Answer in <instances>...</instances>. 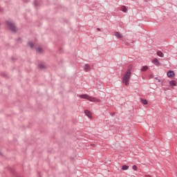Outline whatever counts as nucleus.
Listing matches in <instances>:
<instances>
[{
  "label": "nucleus",
  "mask_w": 177,
  "mask_h": 177,
  "mask_svg": "<svg viewBox=\"0 0 177 177\" xmlns=\"http://www.w3.org/2000/svg\"><path fill=\"white\" fill-rule=\"evenodd\" d=\"M111 115L113 117L114 115V113H111Z\"/></svg>",
  "instance_id": "obj_23"
},
{
  "label": "nucleus",
  "mask_w": 177,
  "mask_h": 177,
  "mask_svg": "<svg viewBox=\"0 0 177 177\" xmlns=\"http://www.w3.org/2000/svg\"><path fill=\"white\" fill-rule=\"evenodd\" d=\"M155 80H158V82H161V80L158 79L157 77H155Z\"/></svg>",
  "instance_id": "obj_21"
},
{
  "label": "nucleus",
  "mask_w": 177,
  "mask_h": 177,
  "mask_svg": "<svg viewBox=\"0 0 177 177\" xmlns=\"http://www.w3.org/2000/svg\"><path fill=\"white\" fill-rule=\"evenodd\" d=\"M157 56H159V57H164V53L161 51H158L157 52Z\"/></svg>",
  "instance_id": "obj_14"
},
{
  "label": "nucleus",
  "mask_w": 177,
  "mask_h": 177,
  "mask_svg": "<svg viewBox=\"0 0 177 177\" xmlns=\"http://www.w3.org/2000/svg\"><path fill=\"white\" fill-rule=\"evenodd\" d=\"M149 67L147 66H142V68H141V71H146L147 70H148Z\"/></svg>",
  "instance_id": "obj_16"
},
{
  "label": "nucleus",
  "mask_w": 177,
  "mask_h": 177,
  "mask_svg": "<svg viewBox=\"0 0 177 177\" xmlns=\"http://www.w3.org/2000/svg\"><path fill=\"white\" fill-rule=\"evenodd\" d=\"M132 169H133L134 171H138V167H136V165H133Z\"/></svg>",
  "instance_id": "obj_18"
},
{
  "label": "nucleus",
  "mask_w": 177,
  "mask_h": 177,
  "mask_svg": "<svg viewBox=\"0 0 177 177\" xmlns=\"http://www.w3.org/2000/svg\"><path fill=\"white\" fill-rule=\"evenodd\" d=\"M122 12H124V13H127L128 12V8H127V6H123L121 8Z\"/></svg>",
  "instance_id": "obj_9"
},
{
  "label": "nucleus",
  "mask_w": 177,
  "mask_h": 177,
  "mask_svg": "<svg viewBox=\"0 0 177 177\" xmlns=\"http://www.w3.org/2000/svg\"><path fill=\"white\" fill-rule=\"evenodd\" d=\"M152 63L155 64V66H161V64L160 63V62L158 61V59L157 58H154L152 60Z\"/></svg>",
  "instance_id": "obj_5"
},
{
  "label": "nucleus",
  "mask_w": 177,
  "mask_h": 177,
  "mask_svg": "<svg viewBox=\"0 0 177 177\" xmlns=\"http://www.w3.org/2000/svg\"><path fill=\"white\" fill-rule=\"evenodd\" d=\"M131 75H132V67L129 66L127 71L124 73L122 79V82L124 84V85H126L127 86L129 85V81H131Z\"/></svg>",
  "instance_id": "obj_1"
},
{
  "label": "nucleus",
  "mask_w": 177,
  "mask_h": 177,
  "mask_svg": "<svg viewBox=\"0 0 177 177\" xmlns=\"http://www.w3.org/2000/svg\"><path fill=\"white\" fill-rule=\"evenodd\" d=\"M167 75L169 77V78H172V77L175 75V72H174V71H169L167 73Z\"/></svg>",
  "instance_id": "obj_4"
},
{
  "label": "nucleus",
  "mask_w": 177,
  "mask_h": 177,
  "mask_svg": "<svg viewBox=\"0 0 177 177\" xmlns=\"http://www.w3.org/2000/svg\"><path fill=\"white\" fill-rule=\"evenodd\" d=\"M84 71H86V73H88V71H91V66H89V64H86L84 66Z\"/></svg>",
  "instance_id": "obj_6"
},
{
  "label": "nucleus",
  "mask_w": 177,
  "mask_h": 177,
  "mask_svg": "<svg viewBox=\"0 0 177 177\" xmlns=\"http://www.w3.org/2000/svg\"><path fill=\"white\" fill-rule=\"evenodd\" d=\"M122 171H127V169H129V166H128L127 165H124L122 167Z\"/></svg>",
  "instance_id": "obj_12"
},
{
  "label": "nucleus",
  "mask_w": 177,
  "mask_h": 177,
  "mask_svg": "<svg viewBox=\"0 0 177 177\" xmlns=\"http://www.w3.org/2000/svg\"><path fill=\"white\" fill-rule=\"evenodd\" d=\"M6 24L11 32L16 33L17 32V27L16 26V24H15V22L12 21H6Z\"/></svg>",
  "instance_id": "obj_2"
},
{
  "label": "nucleus",
  "mask_w": 177,
  "mask_h": 177,
  "mask_svg": "<svg viewBox=\"0 0 177 177\" xmlns=\"http://www.w3.org/2000/svg\"><path fill=\"white\" fill-rule=\"evenodd\" d=\"M17 42H21V38L17 39Z\"/></svg>",
  "instance_id": "obj_20"
},
{
  "label": "nucleus",
  "mask_w": 177,
  "mask_h": 177,
  "mask_svg": "<svg viewBox=\"0 0 177 177\" xmlns=\"http://www.w3.org/2000/svg\"><path fill=\"white\" fill-rule=\"evenodd\" d=\"M169 85H171V86H176V82L175 80H171Z\"/></svg>",
  "instance_id": "obj_11"
},
{
  "label": "nucleus",
  "mask_w": 177,
  "mask_h": 177,
  "mask_svg": "<svg viewBox=\"0 0 177 177\" xmlns=\"http://www.w3.org/2000/svg\"><path fill=\"white\" fill-rule=\"evenodd\" d=\"M35 6H38V1H35Z\"/></svg>",
  "instance_id": "obj_19"
},
{
  "label": "nucleus",
  "mask_w": 177,
  "mask_h": 177,
  "mask_svg": "<svg viewBox=\"0 0 177 177\" xmlns=\"http://www.w3.org/2000/svg\"><path fill=\"white\" fill-rule=\"evenodd\" d=\"M37 53H42V48L37 47L35 48Z\"/></svg>",
  "instance_id": "obj_13"
},
{
  "label": "nucleus",
  "mask_w": 177,
  "mask_h": 177,
  "mask_svg": "<svg viewBox=\"0 0 177 177\" xmlns=\"http://www.w3.org/2000/svg\"><path fill=\"white\" fill-rule=\"evenodd\" d=\"M84 114L85 115H86V117H88V118H91L92 117V113H91V111H88V110H85L84 111Z\"/></svg>",
  "instance_id": "obj_7"
},
{
  "label": "nucleus",
  "mask_w": 177,
  "mask_h": 177,
  "mask_svg": "<svg viewBox=\"0 0 177 177\" xmlns=\"http://www.w3.org/2000/svg\"><path fill=\"white\" fill-rule=\"evenodd\" d=\"M79 97H80V99H86V100H89V102H99L97 99L93 97H91L88 94L80 95Z\"/></svg>",
  "instance_id": "obj_3"
},
{
  "label": "nucleus",
  "mask_w": 177,
  "mask_h": 177,
  "mask_svg": "<svg viewBox=\"0 0 177 177\" xmlns=\"http://www.w3.org/2000/svg\"><path fill=\"white\" fill-rule=\"evenodd\" d=\"M28 45V46L30 47L32 49L34 48V43L30 41Z\"/></svg>",
  "instance_id": "obj_17"
},
{
  "label": "nucleus",
  "mask_w": 177,
  "mask_h": 177,
  "mask_svg": "<svg viewBox=\"0 0 177 177\" xmlns=\"http://www.w3.org/2000/svg\"><path fill=\"white\" fill-rule=\"evenodd\" d=\"M0 12H3V9H2V8L0 7Z\"/></svg>",
  "instance_id": "obj_22"
},
{
  "label": "nucleus",
  "mask_w": 177,
  "mask_h": 177,
  "mask_svg": "<svg viewBox=\"0 0 177 177\" xmlns=\"http://www.w3.org/2000/svg\"><path fill=\"white\" fill-rule=\"evenodd\" d=\"M115 37L120 39V38H122V35L120 32H115Z\"/></svg>",
  "instance_id": "obj_8"
},
{
  "label": "nucleus",
  "mask_w": 177,
  "mask_h": 177,
  "mask_svg": "<svg viewBox=\"0 0 177 177\" xmlns=\"http://www.w3.org/2000/svg\"><path fill=\"white\" fill-rule=\"evenodd\" d=\"M97 30H98V31H100V28H97Z\"/></svg>",
  "instance_id": "obj_24"
},
{
  "label": "nucleus",
  "mask_w": 177,
  "mask_h": 177,
  "mask_svg": "<svg viewBox=\"0 0 177 177\" xmlns=\"http://www.w3.org/2000/svg\"><path fill=\"white\" fill-rule=\"evenodd\" d=\"M38 68H40V70H45V68H46L44 64H39Z\"/></svg>",
  "instance_id": "obj_10"
},
{
  "label": "nucleus",
  "mask_w": 177,
  "mask_h": 177,
  "mask_svg": "<svg viewBox=\"0 0 177 177\" xmlns=\"http://www.w3.org/2000/svg\"><path fill=\"white\" fill-rule=\"evenodd\" d=\"M141 103L142 104H148V102L147 101V100H145V99H141Z\"/></svg>",
  "instance_id": "obj_15"
},
{
  "label": "nucleus",
  "mask_w": 177,
  "mask_h": 177,
  "mask_svg": "<svg viewBox=\"0 0 177 177\" xmlns=\"http://www.w3.org/2000/svg\"><path fill=\"white\" fill-rule=\"evenodd\" d=\"M2 154V153L1 152V151H0V155H1Z\"/></svg>",
  "instance_id": "obj_25"
}]
</instances>
